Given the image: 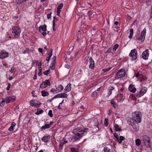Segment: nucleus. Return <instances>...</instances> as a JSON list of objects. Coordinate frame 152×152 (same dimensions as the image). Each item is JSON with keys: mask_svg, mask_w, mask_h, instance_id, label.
<instances>
[{"mask_svg": "<svg viewBox=\"0 0 152 152\" xmlns=\"http://www.w3.org/2000/svg\"><path fill=\"white\" fill-rule=\"evenodd\" d=\"M89 131V129L85 128L81 129L77 133L75 134V135L72 137L68 138L69 142H74L80 140L83 136L86 135Z\"/></svg>", "mask_w": 152, "mask_h": 152, "instance_id": "obj_1", "label": "nucleus"}, {"mask_svg": "<svg viewBox=\"0 0 152 152\" xmlns=\"http://www.w3.org/2000/svg\"><path fill=\"white\" fill-rule=\"evenodd\" d=\"M127 123L129 125L132 126L133 129L136 131H137L139 129V126L137 123L135 119L130 118L127 119Z\"/></svg>", "mask_w": 152, "mask_h": 152, "instance_id": "obj_2", "label": "nucleus"}, {"mask_svg": "<svg viewBox=\"0 0 152 152\" xmlns=\"http://www.w3.org/2000/svg\"><path fill=\"white\" fill-rule=\"evenodd\" d=\"M146 30V28H144L140 34L137 33L135 36L136 39L140 41L141 42H143L145 39Z\"/></svg>", "mask_w": 152, "mask_h": 152, "instance_id": "obj_3", "label": "nucleus"}, {"mask_svg": "<svg viewBox=\"0 0 152 152\" xmlns=\"http://www.w3.org/2000/svg\"><path fill=\"white\" fill-rule=\"evenodd\" d=\"M126 75V71L124 69H120L116 73L115 77L116 79H120L124 77Z\"/></svg>", "mask_w": 152, "mask_h": 152, "instance_id": "obj_4", "label": "nucleus"}, {"mask_svg": "<svg viewBox=\"0 0 152 152\" xmlns=\"http://www.w3.org/2000/svg\"><path fill=\"white\" fill-rule=\"evenodd\" d=\"M12 33L15 38H18L21 32L20 28L17 26H14L12 28Z\"/></svg>", "mask_w": 152, "mask_h": 152, "instance_id": "obj_5", "label": "nucleus"}, {"mask_svg": "<svg viewBox=\"0 0 152 152\" xmlns=\"http://www.w3.org/2000/svg\"><path fill=\"white\" fill-rule=\"evenodd\" d=\"M143 142L146 146L148 148H152V145L150 141V139L147 135H145L143 137Z\"/></svg>", "mask_w": 152, "mask_h": 152, "instance_id": "obj_6", "label": "nucleus"}, {"mask_svg": "<svg viewBox=\"0 0 152 152\" xmlns=\"http://www.w3.org/2000/svg\"><path fill=\"white\" fill-rule=\"evenodd\" d=\"M133 117L137 122L140 123L141 121L142 116L141 113L139 112H135L133 115Z\"/></svg>", "mask_w": 152, "mask_h": 152, "instance_id": "obj_7", "label": "nucleus"}, {"mask_svg": "<svg viewBox=\"0 0 152 152\" xmlns=\"http://www.w3.org/2000/svg\"><path fill=\"white\" fill-rule=\"evenodd\" d=\"M137 51L136 49L134 48L132 50L129 54V56L132 58V60H135L137 58Z\"/></svg>", "mask_w": 152, "mask_h": 152, "instance_id": "obj_8", "label": "nucleus"}, {"mask_svg": "<svg viewBox=\"0 0 152 152\" xmlns=\"http://www.w3.org/2000/svg\"><path fill=\"white\" fill-rule=\"evenodd\" d=\"M47 26L44 24V25L40 26L39 28V32L41 33L44 36L46 35L47 33L46 31L47 30Z\"/></svg>", "mask_w": 152, "mask_h": 152, "instance_id": "obj_9", "label": "nucleus"}, {"mask_svg": "<svg viewBox=\"0 0 152 152\" xmlns=\"http://www.w3.org/2000/svg\"><path fill=\"white\" fill-rule=\"evenodd\" d=\"M30 105L32 107H39L41 103L40 101L35 99H32L29 102Z\"/></svg>", "mask_w": 152, "mask_h": 152, "instance_id": "obj_10", "label": "nucleus"}, {"mask_svg": "<svg viewBox=\"0 0 152 152\" xmlns=\"http://www.w3.org/2000/svg\"><path fill=\"white\" fill-rule=\"evenodd\" d=\"M9 53L5 50H0V58L4 59L9 56Z\"/></svg>", "mask_w": 152, "mask_h": 152, "instance_id": "obj_11", "label": "nucleus"}, {"mask_svg": "<svg viewBox=\"0 0 152 152\" xmlns=\"http://www.w3.org/2000/svg\"><path fill=\"white\" fill-rule=\"evenodd\" d=\"M147 89V88L146 87L141 88L139 93L136 94V96L138 97H140L143 96L146 93Z\"/></svg>", "mask_w": 152, "mask_h": 152, "instance_id": "obj_12", "label": "nucleus"}, {"mask_svg": "<svg viewBox=\"0 0 152 152\" xmlns=\"http://www.w3.org/2000/svg\"><path fill=\"white\" fill-rule=\"evenodd\" d=\"M16 99V97L15 96H10L6 97L5 99V101L6 103H9L10 102H14Z\"/></svg>", "mask_w": 152, "mask_h": 152, "instance_id": "obj_13", "label": "nucleus"}, {"mask_svg": "<svg viewBox=\"0 0 152 152\" xmlns=\"http://www.w3.org/2000/svg\"><path fill=\"white\" fill-rule=\"evenodd\" d=\"M113 136L116 139V140L118 141L119 143L120 144L121 143L122 141L123 140L125 139L124 137L122 136H120L119 138L118 137V135L116 133H114L113 134Z\"/></svg>", "mask_w": 152, "mask_h": 152, "instance_id": "obj_14", "label": "nucleus"}, {"mask_svg": "<svg viewBox=\"0 0 152 152\" xmlns=\"http://www.w3.org/2000/svg\"><path fill=\"white\" fill-rule=\"evenodd\" d=\"M50 83L49 80H47L43 82L40 85V87L42 88H43L46 87L48 86H50Z\"/></svg>", "mask_w": 152, "mask_h": 152, "instance_id": "obj_15", "label": "nucleus"}, {"mask_svg": "<svg viewBox=\"0 0 152 152\" xmlns=\"http://www.w3.org/2000/svg\"><path fill=\"white\" fill-rule=\"evenodd\" d=\"M149 56V51L148 49L144 51L142 54V57L143 59H147Z\"/></svg>", "mask_w": 152, "mask_h": 152, "instance_id": "obj_16", "label": "nucleus"}, {"mask_svg": "<svg viewBox=\"0 0 152 152\" xmlns=\"http://www.w3.org/2000/svg\"><path fill=\"white\" fill-rule=\"evenodd\" d=\"M89 68L91 69H94V68L95 62L94 60L93 59L92 57H90L89 58Z\"/></svg>", "mask_w": 152, "mask_h": 152, "instance_id": "obj_17", "label": "nucleus"}, {"mask_svg": "<svg viewBox=\"0 0 152 152\" xmlns=\"http://www.w3.org/2000/svg\"><path fill=\"white\" fill-rule=\"evenodd\" d=\"M50 138V136H45L41 139L42 141L45 143L48 142Z\"/></svg>", "mask_w": 152, "mask_h": 152, "instance_id": "obj_18", "label": "nucleus"}, {"mask_svg": "<svg viewBox=\"0 0 152 152\" xmlns=\"http://www.w3.org/2000/svg\"><path fill=\"white\" fill-rule=\"evenodd\" d=\"M71 84L70 83H69L66 86L65 88L64 89V93H67L70 91L71 89Z\"/></svg>", "mask_w": 152, "mask_h": 152, "instance_id": "obj_19", "label": "nucleus"}, {"mask_svg": "<svg viewBox=\"0 0 152 152\" xmlns=\"http://www.w3.org/2000/svg\"><path fill=\"white\" fill-rule=\"evenodd\" d=\"M129 90L132 93H135L136 90V88L133 85H130L129 87Z\"/></svg>", "mask_w": 152, "mask_h": 152, "instance_id": "obj_20", "label": "nucleus"}, {"mask_svg": "<svg viewBox=\"0 0 152 152\" xmlns=\"http://www.w3.org/2000/svg\"><path fill=\"white\" fill-rule=\"evenodd\" d=\"M138 78L140 81H142L145 80L147 79V77L141 74Z\"/></svg>", "mask_w": 152, "mask_h": 152, "instance_id": "obj_21", "label": "nucleus"}, {"mask_svg": "<svg viewBox=\"0 0 152 152\" xmlns=\"http://www.w3.org/2000/svg\"><path fill=\"white\" fill-rule=\"evenodd\" d=\"M15 124L14 122L11 123V126L9 128L8 130L10 131H13L15 129Z\"/></svg>", "mask_w": 152, "mask_h": 152, "instance_id": "obj_22", "label": "nucleus"}, {"mask_svg": "<svg viewBox=\"0 0 152 152\" xmlns=\"http://www.w3.org/2000/svg\"><path fill=\"white\" fill-rule=\"evenodd\" d=\"M56 88L57 92H60L63 90L64 88L61 85H59Z\"/></svg>", "mask_w": 152, "mask_h": 152, "instance_id": "obj_23", "label": "nucleus"}, {"mask_svg": "<svg viewBox=\"0 0 152 152\" xmlns=\"http://www.w3.org/2000/svg\"><path fill=\"white\" fill-rule=\"evenodd\" d=\"M28 0H17L15 1V2L17 4H20Z\"/></svg>", "mask_w": 152, "mask_h": 152, "instance_id": "obj_24", "label": "nucleus"}, {"mask_svg": "<svg viewBox=\"0 0 152 152\" xmlns=\"http://www.w3.org/2000/svg\"><path fill=\"white\" fill-rule=\"evenodd\" d=\"M43 112L42 109L39 108L37 110V111L35 113V114L37 115H39L42 114Z\"/></svg>", "mask_w": 152, "mask_h": 152, "instance_id": "obj_25", "label": "nucleus"}, {"mask_svg": "<svg viewBox=\"0 0 152 152\" xmlns=\"http://www.w3.org/2000/svg\"><path fill=\"white\" fill-rule=\"evenodd\" d=\"M114 89V88L112 86L109 88V91L107 94L108 96H110L112 94V91Z\"/></svg>", "mask_w": 152, "mask_h": 152, "instance_id": "obj_26", "label": "nucleus"}, {"mask_svg": "<svg viewBox=\"0 0 152 152\" xmlns=\"http://www.w3.org/2000/svg\"><path fill=\"white\" fill-rule=\"evenodd\" d=\"M41 94L42 96L44 97L48 96L49 95V94L48 92L45 91H42Z\"/></svg>", "mask_w": 152, "mask_h": 152, "instance_id": "obj_27", "label": "nucleus"}, {"mask_svg": "<svg viewBox=\"0 0 152 152\" xmlns=\"http://www.w3.org/2000/svg\"><path fill=\"white\" fill-rule=\"evenodd\" d=\"M65 93H66L59 94L60 98H67L68 95Z\"/></svg>", "mask_w": 152, "mask_h": 152, "instance_id": "obj_28", "label": "nucleus"}, {"mask_svg": "<svg viewBox=\"0 0 152 152\" xmlns=\"http://www.w3.org/2000/svg\"><path fill=\"white\" fill-rule=\"evenodd\" d=\"M112 68L111 67H110L108 68H107L103 69H102V70L101 72L102 73H103L104 72H107L109 71Z\"/></svg>", "mask_w": 152, "mask_h": 152, "instance_id": "obj_29", "label": "nucleus"}, {"mask_svg": "<svg viewBox=\"0 0 152 152\" xmlns=\"http://www.w3.org/2000/svg\"><path fill=\"white\" fill-rule=\"evenodd\" d=\"M110 103L113 105V107L115 109L116 106V104L114 100L113 99H112L110 101Z\"/></svg>", "mask_w": 152, "mask_h": 152, "instance_id": "obj_30", "label": "nucleus"}, {"mask_svg": "<svg viewBox=\"0 0 152 152\" xmlns=\"http://www.w3.org/2000/svg\"><path fill=\"white\" fill-rule=\"evenodd\" d=\"M70 151L72 152H79V150L78 148L74 147L71 148Z\"/></svg>", "mask_w": 152, "mask_h": 152, "instance_id": "obj_31", "label": "nucleus"}, {"mask_svg": "<svg viewBox=\"0 0 152 152\" xmlns=\"http://www.w3.org/2000/svg\"><path fill=\"white\" fill-rule=\"evenodd\" d=\"M50 127V125L49 124H45L44 126H43L41 127L42 129H45L47 128H49Z\"/></svg>", "mask_w": 152, "mask_h": 152, "instance_id": "obj_32", "label": "nucleus"}, {"mask_svg": "<svg viewBox=\"0 0 152 152\" xmlns=\"http://www.w3.org/2000/svg\"><path fill=\"white\" fill-rule=\"evenodd\" d=\"M110 149L107 147H105L102 152H110Z\"/></svg>", "mask_w": 152, "mask_h": 152, "instance_id": "obj_33", "label": "nucleus"}, {"mask_svg": "<svg viewBox=\"0 0 152 152\" xmlns=\"http://www.w3.org/2000/svg\"><path fill=\"white\" fill-rule=\"evenodd\" d=\"M120 101H122L124 99V96H123L122 94H120L119 96Z\"/></svg>", "mask_w": 152, "mask_h": 152, "instance_id": "obj_34", "label": "nucleus"}, {"mask_svg": "<svg viewBox=\"0 0 152 152\" xmlns=\"http://www.w3.org/2000/svg\"><path fill=\"white\" fill-rule=\"evenodd\" d=\"M98 94V93L95 91L93 92L91 95V97L93 98H94L95 96H96Z\"/></svg>", "mask_w": 152, "mask_h": 152, "instance_id": "obj_35", "label": "nucleus"}, {"mask_svg": "<svg viewBox=\"0 0 152 152\" xmlns=\"http://www.w3.org/2000/svg\"><path fill=\"white\" fill-rule=\"evenodd\" d=\"M140 140L139 139H137L135 140V143L137 145L139 146L141 144Z\"/></svg>", "mask_w": 152, "mask_h": 152, "instance_id": "obj_36", "label": "nucleus"}, {"mask_svg": "<svg viewBox=\"0 0 152 152\" xmlns=\"http://www.w3.org/2000/svg\"><path fill=\"white\" fill-rule=\"evenodd\" d=\"M55 16L53 17V31H55L56 29H55V26L56 25L55 22Z\"/></svg>", "mask_w": 152, "mask_h": 152, "instance_id": "obj_37", "label": "nucleus"}, {"mask_svg": "<svg viewBox=\"0 0 152 152\" xmlns=\"http://www.w3.org/2000/svg\"><path fill=\"white\" fill-rule=\"evenodd\" d=\"M114 127L116 131L119 132L121 130V129L119 127L118 125L117 124H116L114 125Z\"/></svg>", "mask_w": 152, "mask_h": 152, "instance_id": "obj_38", "label": "nucleus"}, {"mask_svg": "<svg viewBox=\"0 0 152 152\" xmlns=\"http://www.w3.org/2000/svg\"><path fill=\"white\" fill-rule=\"evenodd\" d=\"M133 29L132 28H131L130 30V34L129 36V38H131L133 36Z\"/></svg>", "mask_w": 152, "mask_h": 152, "instance_id": "obj_39", "label": "nucleus"}, {"mask_svg": "<svg viewBox=\"0 0 152 152\" xmlns=\"http://www.w3.org/2000/svg\"><path fill=\"white\" fill-rule=\"evenodd\" d=\"M119 46V45L118 44H115L113 47V51L115 52L116 50L118 49Z\"/></svg>", "mask_w": 152, "mask_h": 152, "instance_id": "obj_40", "label": "nucleus"}, {"mask_svg": "<svg viewBox=\"0 0 152 152\" xmlns=\"http://www.w3.org/2000/svg\"><path fill=\"white\" fill-rule=\"evenodd\" d=\"M80 128L78 127L76 129H74L72 132V133L73 134H75L76 133H77V132H78L79 131H80Z\"/></svg>", "mask_w": 152, "mask_h": 152, "instance_id": "obj_41", "label": "nucleus"}, {"mask_svg": "<svg viewBox=\"0 0 152 152\" xmlns=\"http://www.w3.org/2000/svg\"><path fill=\"white\" fill-rule=\"evenodd\" d=\"M63 6V4L62 3L60 4L58 6L57 8V10H61Z\"/></svg>", "mask_w": 152, "mask_h": 152, "instance_id": "obj_42", "label": "nucleus"}, {"mask_svg": "<svg viewBox=\"0 0 152 152\" xmlns=\"http://www.w3.org/2000/svg\"><path fill=\"white\" fill-rule=\"evenodd\" d=\"M38 61L37 60H35L32 61V64L34 66H36L37 65Z\"/></svg>", "mask_w": 152, "mask_h": 152, "instance_id": "obj_43", "label": "nucleus"}, {"mask_svg": "<svg viewBox=\"0 0 152 152\" xmlns=\"http://www.w3.org/2000/svg\"><path fill=\"white\" fill-rule=\"evenodd\" d=\"M104 122L105 126L106 127L108 125V119L107 118H106L105 119Z\"/></svg>", "mask_w": 152, "mask_h": 152, "instance_id": "obj_44", "label": "nucleus"}, {"mask_svg": "<svg viewBox=\"0 0 152 152\" xmlns=\"http://www.w3.org/2000/svg\"><path fill=\"white\" fill-rule=\"evenodd\" d=\"M50 71L49 69L47 70L44 72L43 73L45 75H48Z\"/></svg>", "mask_w": 152, "mask_h": 152, "instance_id": "obj_45", "label": "nucleus"}, {"mask_svg": "<svg viewBox=\"0 0 152 152\" xmlns=\"http://www.w3.org/2000/svg\"><path fill=\"white\" fill-rule=\"evenodd\" d=\"M64 145L61 142L60 143V144L58 146L59 148V150H61L62 149V147L64 146Z\"/></svg>", "mask_w": 152, "mask_h": 152, "instance_id": "obj_46", "label": "nucleus"}, {"mask_svg": "<svg viewBox=\"0 0 152 152\" xmlns=\"http://www.w3.org/2000/svg\"><path fill=\"white\" fill-rule=\"evenodd\" d=\"M48 115L51 117L53 116V114L52 113V111L51 110H50L48 113Z\"/></svg>", "mask_w": 152, "mask_h": 152, "instance_id": "obj_47", "label": "nucleus"}, {"mask_svg": "<svg viewBox=\"0 0 152 152\" xmlns=\"http://www.w3.org/2000/svg\"><path fill=\"white\" fill-rule=\"evenodd\" d=\"M57 90L56 88H52L51 90H50V92H51L53 93H56V92L57 91Z\"/></svg>", "mask_w": 152, "mask_h": 152, "instance_id": "obj_48", "label": "nucleus"}, {"mask_svg": "<svg viewBox=\"0 0 152 152\" xmlns=\"http://www.w3.org/2000/svg\"><path fill=\"white\" fill-rule=\"evenodd\" d=\"M52 49H50V52H49L48 54V55H49V56H50V57L52 55Z\"/></svg>", "mask_w": 152, "mask_h": 152, "instance_id": "obj_49", "label": "nucleus"}, {"mask_svg": "<svg viewBox=\"0 0 152 152\" xmlns=\"http://www.w3.org/2000/svg\"><path fill=\"white\" fill-rule=\"evenodd\" d=\"M6 102L5 101V100H3L1 102H0V105L1 106V107H2L3 106L4 104V102Z\"/></svg>", "mask_w": 152, "mask_h": 152, "instance_id": "obj_50", "label": "nucleus"}, {"mask_svg": "<svg viewBox=\"0 0 152 152\" xmlns=\"http://www.w3.org/2000/svg\"><path fill=\"white\" fill-rule=\"evenodd\" d=\"M112 48H108L106 50L105 53H110L111 52Z\"/></svg>", "mask_w": 152, "mask_h": 152, "instance_id": "obj_51", "label": "nucleus"}, {"mask_svg": "<svg viewBox=\"0 0 152 152\" xmlns=\"http://www.w3.org/2000/svg\"><path fill=\"white\" fill-rule=\"evenodd\" d=\"M130 98L133 100H136L137 99L136 97L133 95H132L131 96H130Z\"/></svg>", "mask_w": 152, "mask_h": 152, "instance_id": "obj_52", "label": "nucleus"}, {"mask_svg": "<svg viewBox=\"0 0 152 152\" xmlns=\"http://www.w3.org/2000/svg\"><path fill=\"white\" fill-rule=\"evenodd\" d=\"M11 84L10 83H8V85L7 86V88H6V89L8 91L10 90V88Z\"/></svg>", "mask_w": 152, "mask_h": 152, "instance_id": "obj_53", "label": "nucleus"}, {"mask_svg": "<svg viewBox=\"0 0 152 152\" xmlns=\"http://www.w3.org/2000/svg\"><path fill=\"white\" fill-rule=\"evenodd\" d=\"M68 142V140H66L64 138L63 139V141L62 142H61L64 145L66 143Z\"/></svg>", "mask_w": 152, "mask_h": 152, "instance_id": "obj_54", "label": "nucleus"}, {"mask_svg": "<svg viewBox=\"0 0 152 152\" xmlns=\"http://www.w3.org/2000/svg\"><path fill=\"white\" fill-rule=\"evenodd\" d=\"M12 18L14 19H16L18 18V17L16 14L12 15Z\"/></svg>", "mask_w": 152, "mask_h": 152, "instance_id": "obj_55", "label": "nucleus"}, {"mask_svg": "<svg viewBox=\"0 0 152 152\" xmlns=\"http://www.w3.org/2000/svg\"><path fill=\"white\" fill-rule=\"evenodd\" d=\"M14 68L12 67L11 68V69L9 70L10 71L11 73H12L14 72Z\"/></svg>", "mask_w": 152, "mask_h": 152, "instance_id": "obj_56", "label": "nucleus"}, {"mask_svg": "<svg viewBox=\"0 0 152 152\" xmlns=\"http://www.w3.org/2000/svg\"><path fill=\"white\" fill-rule=\"evenodd\" d=\"M51 14V12H50V13L47 15V17L48 19H49L50 18Z\"/></svg>", "mask_w": 152, "mask_h": 152, "instance_id": "obj_57", "label": "nucleus"}, {"mask_svg": "<svg viewBox=\"0 0 152 152\" xmlns=\"http://www.w3.org/2000/svg\"><path fill=\"white\" fill-rule=\"evenodd\" d=\"M60 98L59 94L55 95L54 97H53V99H56V98Z\"/></svg>", "mask_w": 152, "mask_h": 152, "instance_id": "obj_58", "label": "nucleus"}, {"mask_svg": "<svg viewBox=\"0 0 152 152\" xmlns=\"http://www.w3.org/2000/svg\"><path fill=\"white\" fill-rule=\"evenodd\" d=\"M87 14L88 16H90L92 15V11H88L87 12Z\"/></svg>", "mask_w": 152, "mask_h": 152, "instance_id": "obj_59", "label": "nucleus"}, {"mask_svg": "<svg viewBox=\"0 0 152 152\" xmlns=\"http://www.w3.org/2000/svg\"><path fill=\"white\" fill-rule=\"evenodd\" d=\"M141 74H139L138 72H137V73H136L135 74V76L136 77H138V78L139 77L140 75Z\"/></svg>", "mask_w": 152, "mask_h": 152, "instance_id": "obj_60", "label": "nucleus"}, {"mask_svg": "<svg viewBox=\"0 0 152 152\" xmlns=\"http://www.w3.org/2000/svg\"><path fill=\"white\" fill-rule=\"evenodd\" d=\"M65 67L68 69L69 68L70 66L68 64H66L64 65Z\"/></svg>", "mask_w": 152, "mask_h": 152, "instance_id": "obj_61", "label": "nucleus"}, {"mask_svg": "<svg viewBox=\"0 0 152 152\" xmlns=\"http://www.w3.org/2000/svg\"><path fill=\"white\" fill-rule=\"evenodd\" d=\"M70 55V52L67 53V54H66V58H69V56L70 57H71V56H69Z\"/></svg>", "mask_w": 152, "mask_h": 152, "instance_id": "obj_62", "label": "nucleus"}, {"mask_svg": "<svg viewBox=\"0 0 152 152\" xmlns=\"http://www.w3.org/2000/svg\"><path fill=\"white\" fill-rule=\"evenodd\" d=\"M31 94H32V96L34 97H36L37 96L35 95V91H32L31 92Z\"/></svg>", "mask_w": 152, "mask_h": 152, "instance_id": "obj_63", "label": "nucleus"}, {"mask_svg": "<svg viewBox=\"0 0 152 152\" xmlns=\"http://www.w3.org/2000/svg\"><path fill=\"white\" fill-rule=\"evenodd\" d=\"M55 65L51 64V66H50V69L52 70H53L55 69Z\"/></svg>", "mask_w": 152, "mask_h": 152, "instance_id": "obj_64", "label": "nucleus"}]
</instances>
